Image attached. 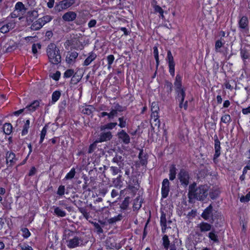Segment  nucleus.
<instances>
[{
    "label": "nucleus",
    "instance_id": "f257e3e1",
    "mask_svg": "<svg viewBox=\"0 0 250 250\" xmlns=\"http://www.w3.org/2000/svg\"><path fill=\"white\" fill-rule=\"evenodd\" d=\"M67 247L69 249L84 246L89 241V237L84 233L77 234L76 232L68 230L65 235Z\"/></svg>",
    "mask_w": 250,
    "mask_h": 250
},
{
    "label": "nucleus",
    "instance_id": "f03ea898",
    "mask_svg": "<svg viewBox=\"0 0 250 250\" xmlns=\"http://www.w3.org/2000/svg\"><path fill=\"white\" fill-rule=\"evenodd\" d=\"M46 53L49 62L57 65L61 62V55L59 49L54 43H50L47 47Z\"/></svg>",
    "mask_w": 250,
    "mask_h": 250
},
{
    "label": "nucleus",
    "instance_id": "7ed1b4c3",
    "mask_svg": "<svg viewBox=\"0 0 250 250\" xmlns=\"http://www.w3.org/2000/svg\"><path fill=\"white\" fill-rule=\"evenodd\" d=\"M208 187L206 185H199L195 189L193 193V196H191V199H188V202L193 203L195 202V200L204 201L206 199L208 195Z\"/></svg>",
    "mask_w": 250,
    "mask_h": 250
},
{
    "label": "nucleus",
    "instance_id": "20e7f679",
    "mask_svg": "<svg viewBox=\"0 0 250 250\" xmlns=\"http://www.w3.org/2000/svg\"><path fill=\"white\" fill-rule=\"evenodd\" d=\"M183 76L177 74L174 81V88L175 93V99L186 96V88L183 85Z\"/></svg>",
    "mask_w": 250,
    "mask_h": 250
},
{
    "label": "nucleus",
    "instance_id": "39448f33",
    "mask_svg": "<svg viewBox=\"0 0 250 250\" xmlns=\"http://www.w3.org/2000/svg\"><path fill=\"white\" fill-rule=\"evenodd\" d=\"M78 210L81 212L83 216L90 223L93 225L96 231L98 233H102L103 232V229L99 224V223L93 222L92 221V217L91 215V212L89 210L87 207H80L78 208Z\"/></svg>",
    "mask_w": 250,
    "mask_h": 250
},
{
    "label": "nucleus",
    "instance_id": "423d86ee",
    "mask_svg": "<svg viewBox=\"0 0 250 250\" xmlns=\"http://www.w3.org/2000/svg\"><path fill=\"white\" fill-rule=\"evenodd\" d=\"M177 178L180 186L184 188H187L189 184L191 177L188 170L182 168L177 174Z\"/></svg>",
    "mask_w": 250,
    "mask_h": 250
},
{
    "label": "nucleus",
    "instance_id": "0eeeda50",
    "mask_svg": "<svg viewBox=\"0 0 250 250\" xmlns=\"http://www.w3.org/2000/svg\"><path fill=\"white\" fill-rule=\"evenodd\" d=\"M238 28L240 33L244 36L250 33L249 21L246 16L241 17L238 21Z\"/></svg>",
    "mask_w": 250,
    "mask_h": 250
},
{
    "label": "nucleus",
    "instance_id": "6e6552de",
    "mask_svg": "<svg viewBox=\"0 0 250 250\" xmlns=\"http://www.w3.org/2000/svg\"><path fill=\"white\" fill-rule=\"evenodd\" d=\"M201 216L205 220L209 221L210 223H213L216 217L213 215V208L211 204L203 210Z\"/></svg>",
    "mask_w": 250,
    "mask_h": 250
},
{
    "label": "nucleus",
    "instance_id": "1a4fd4ad",
    "mask_svg": "<svg viewBox=\"0 0 250 250\" xmlns=\"http://www.w3.org/2000/svg\"><path fill=\"white\" fill-rule=\"evenodd\" d=\"M166 60L168 65V72L170 75L173 77L175 76V67L176 63L170 50L167 51Z\"/></svg>",
    "mask_w": 250,
    "mask_h": 250
},
{
    "label": "nucleus",
    "instance_id": "9d476101",
    "mask_svg": "<svg viewBox=\"0 0 250 250\" xmlns=\"http://www.w3.org/2000/svg\"><path fill=\"white\" fill-rule=\"evenodd\" d=\"M214 150L215 153L213 157V162L215 164H217L219 162L218 158L221 155V143L219 141L217 134H215L214 136Z\"/></svg>",
    "mask_w": 250,
    "mask_h": 250
},
{
    "label": "nucleus",
    "instance_id": "9b49d317",
    "mask_svg": "<svg viewBox=\"0 0 250 250\" xmlns=\"http://www.w3.org/2000/svg\"><path fill=\"white\" fill-rule=\"evenodd\" d=\"M75 2V0H62L56 3L54 9L56 11L59 12L69 8Z\"/></svg>",
    "mask_w": 250,
    "mask_h": 250
},
{
    "label": "nucleus",
    "instance_id": "f8f14e48",
    "mask_svg": "<svg viewBox=\"0 0 250 250\" xmlns=\"http://www.w3.org/2000/svg\"><path fill=\"white\" fill-rule=\"evenodd\" d=\"M78 53L74 50H70L66 52L65 62L69 65H73L76 62L78 57Z\"/></svg>",
    "mask_w": 250,
    "mask_h": 250
},
{
    "label": "nucleus",
    "instance_id": "ddd939ff",
    "mask_svg": "<svg viewBox=\"0 0 250 250\" xmlns=\"http://www.w3.org/2000/svg\"><path fill=\"white\" fill-rule=\"evenodd\" d=\"M5 159L6 164L8 165V167H13L18 160L15 153L12 151H7L6 152Z\"/></svg>",
    "mask_w": 250,
    "mask_h": 250
},
{
    "label": "nucleus",
    "instance_id": "4468645a",
    "mask_svg": "<svg viewBox=\"0 0 250 250\" xmlns=\"http://www.w3.org/2000/svg\"><path fill=\"white\" fill-rule=\"evenodd\" d=\"M112 134L110 131H102L98 136L96 140L99 143H103L110 141L112 138Z\"/></svg>",
    "mask_w": 250,
    "mask_h": 250
},
{
    "label": "nucleus",
    "instance_id": "2eb2a0df",
    "mask_svg": "<svg viewBox=\"0 0 250 250\" xmlns=\"http://www.w3.org/2000/svg\"><path fill=\"white\" fill-rule=\"evenodd\" d=\"M169 185L170 183L167 178H165L162 182V188H161V195L163 198H166L169 192Z\"/></svg>",
    "mask_w": 250,
    "mask_h": 250
},
{
    "label": "nucleus",
    "instance_id": "dca6fc26",
    "mask_svg": "<svg viewBox=\"0 0 250 250\" xmlns=\"http://www.w3.org/2000/svg\"><path fill=\"white\" fill-rule=\"evenodd\" d=\"M118 139L125 145H128L130 142V138L129 135L123 129L117 133Z\"/></svg>",
    "mask_w": 250,
    "mask_h": 250
},
{
    "label": "nucleus",
    "instance_id": "f3484780",
    "mask_svg": "<svg viewBox=\"0 0 250 250\" xmlns=\"http://www.w3.org/2000/svg\"><path fill=\"white\" fill-rule=\"evenodd\" d=\"M97 57V54L94 51H91L88 53L87 58L84 60L82 64L83 66H87L90 63L96 60Z\"/></svg>",
    "mask_w": 250,
    "mask_h": 250
},
{
    "label": "nucleus",
    "instance_id": "a211bd4d",
    "mask_svg": "<svg viewBox=\"0 0 250 250\" xmlns=\"http://www.w3.org/2000/svg\"><path fill=\"white\" fill-rule=\"evenodd\" d=\"M139 184L136 178L131 179L128 185V188L132 192L136 193L139 188Z\"/></svg>",
    "mask_w": 250,
    "mask_h": 250
},
{
    "label": "nucleus",
    "instance_id": "6ab92c4d",
    "mask_svg": "<svg viewBox=\"0 0 250 250\" xmlns=\"http://www.w3.org/2000/svg\"><path fill=\"white\" fill-rule=\"evenodd\" d=\"M77 17V14L73 11H68L64 13L62 17V20L67 22L73 21Z\"/></svg>",
    "mask_w": 250,
    "mask_h": 250
},
{
    "label": "nucleus",
    "instance_id": "aec40b11",
    "mask_svg": "<svg viewBox=\"0 0 250 250\" xmlns=\"http://www.w3.org/2000/svg\"><path fill=\"white\" fill-rule=\"evenodd\" d=\"M101 203H94V205L92 206V204H90L89 205H87L85 207H87L89 208V210L91 212V210H94L96 212H101L103 211L104 208H105V207L104 206L103 204ZM92 213V212H91Z\"/></svg>",
    "mask_w": 250,
    "mask_h": 250
},
{
    "label": "nucleus",
    "instance_id": "412c9836",
    "mask_svg": "<svg viewBox=\"0 0 250 250\" xmlns=\"http://www.w3.org/2000/svg\"><path fill=\"white\" fill-rule=\"evenodd\" d=\"M160 225L161 226L162 232L164 233L166 232L167 227V219L166 213L164 211H162L161 213L160 217Z\"/></svg>",
    "mask_w": 250,
    "mask_h": 250
},
{
    "label": "nucleus",
    "instance_id": "4be33fe9",
    "mask_svg": "<svg viewBox=\"0 0 250 250\" xmlns=\"http://www.w3.org/2000/svg\"><path fill=\"white\" fill-rule=\"evenodd\" d=\"M39 106L40 101L36 100L33 101L29 104L26 105L25 109H26L30 112H35Z\"/></svg>",
    "mask_w": 250,
    "mask_h": 250
},
{
    "label": "nucleus",
    "instance_id": "5701e85b",
    "mask_svg": "<svg viewBox=\"0 0 250 250\" xmlns=\"http://www.w3.org/2000/svg\"><path fill=\"white\" fill-rule=\"evenodd\" d=\"M249 47L250 48L244 47L240 50V56L244 62L250 59V45Z\"/></svg>",
    "mask_w": 250,
    "mask_h": 250
},
{
    "label": "nucleus",
    "instance_id": "b1692460",
    "mask_svg": "<svg viewBox=\"0 0 250 250\" xmlns=\"http://www.w3.org/2000/svg\"><path fill=\"white\" fill-rule=\"evenodd\" d=\"M177 170L175 165L172 164L170 166L168 174L169 180L172 181L176 178Z\"/></svg>",
    "mask_w": 250,
    "mask_h": 250
},
{
    "label": "nucleus",
    "instance_id": "393cba45",
    "mask_svg": "<svg viewBox=\"0 0 250 250\" xmlns=\"http://www.w3.org/2000/svg\"><path fill=\"white\" fill-rule=\"evenodd\" d=\"M199 228L201 232H206L211 229L212 225L207 222H202L199 224Z\"/></svg>",
    "mask_w": 250,
    "mask_h": 250
},
{
    "label": "nucleus",
    "instance_id": "a878e982",
    "mask_svg": "<svg viewBox=\"0 0 250 250\" xmlns=\"http://www.w3.org/2000/svg\"><path fill=\"white\" fill-rule=\"evenodd\" d=\"M143 149H141L139 151L138 158L140 160V164L142 166H146L147 164V155L145 154L143 155Z\"/></svg>",
    "mask_w": 250,
    "mask_h": 250
},
{
    "label": "nucleus",
    "instance_id": "bb28decb",
    "mask_svg": "<svg viewBox=\"0 0 250 250\" xmlns=\"http://www.w3.org/2000/svg\"><path fill=\"white\" fill-rule=\"evenodd\" d=\"M151 121L155 125L160 126V121L159 120V112L151 111Z\"/></svg>",
    "mask_w": 250,
    "mask_h": 250
},
{
    "label": "nucleus",
    "instance_id": "cd10ccee",
    "mask_svg": "<svg viewBox=\"0 0 250 250\" xmlns=\"http://www.w3.org/2000/svg\"><path fill=\"white\" fill-rule=\"evenodd\" d=\"M94 107L91 105H86L81 108V112L83 114L91 115L92 114Z\"/></svg>",
    "mask_w": 250,
    "mask_h": 250
},
{
    "label": "nucleus",
    "instance_id": "c85d7f7f",
    "mask_svg": "<svg viewBox=\"0 0 250 250\" xmlns=\"http://www.w3.org/2000/svg\"><path fill=\"white\" fill-rule=\"evenodd\" d=\"M130 198L128 196L125 197L120 205V208L122 211L126 210L130 203Z\"/></svg>",
    "mask_w": 250,
    "mask_h": 250
},
{
    "label": "nucleus",
    "instance_id": "c756f323",
    "mask_svg": "<svg viewBox=\"0 0 250 250\" xmlns=\"http://www.w3.org/2000/svg\"><path fill=\"white\" fill-rule=\"evenodd\" d=\"M2 130L5 134L10 135L13 131V126L11 123H6L3 125Z\"/></svg>",
    "mask_w": 250,
    "mask_h": 250
},
{
    "label": "nucleus",
    "instance_id": "7c9ffc66",
    "mask_svg": "<svg viewBox=\"0 0 250 250\" xmlns=\"http://www.w3.org/2000/svg\"><path fill=\"white\" fill-rule=\"evenodd\" d=\"M43 26V24L42 23V20H41L39 18L37 21L33 22L31 25V28L33 30H38Z\"/></svg>",
    "mask_w": 250,
    "mask_h": 250
},
{
    "label": "nucleus",
    "instance_id": "2f4dec72",
    "mask_svg": "<svg viewBox=\"0 0 250 250\" xmlns=\"http://www.w3.org/2000/svg\"><path fill=\"white\" fill-rule=\"evenodd\" d=\"M173 85L172 83L168 80H165L164 83V88L166 90L167 95L171 94L173 90Z\"/></svg>",
    "mask_w": 250,
    "mask_h": 250
},
{
    "label": "nucleus",
    "instance_id": "473e14b6",
    "mask_svg": "<svg viewBox=\"0 0 250 250\" xmlns=\"http://www.w3.org/2000/svg\"><path fill=\"white\" fill-rule=\"evenodd\" d=\"M30 121L29 119H27L22 126V129L21 132L22 136L27 135L28 133V130L30 128Z\"/></svg>",
    "mask_w": 250,
    "mask_h": 250
},
{
    "label": "nucleus",
    "instance_id": "72a5a7b5",
    "mask_svg": "<svg viewBox=\"0 0 250 250\" xmlns=\"http://www.w3.org/2000/svg\"><path fill=\"white\" fill-rule=\"evenodd\" d=\"M142 201H141L140 197L137 196L133 201V209L134 211L138 210L142 207Z\"/></svg>",
    "mask_w": 250,
    "mask_h": 250
},
{
    "label": "nucleus",
    "instance_id": "f704fd0d",
    "mask_svg": "<svg viewBox=\"0 0 250 250\" xmlns=\"http://www.w3.org/2000/svg\"><path fill=\"white\" fill-rule=\"evenodd\" d=\"M61 96V92L60 90H55L52 94L51 96V104H54L56 103L60 99Z\"/></svg>",
    "mask_w": 250,
    "mask_h": 250
},
{
    "label": "nucleus",
    "instance_id": "c9c22d12",
    "mask_svg": "<svg viewBox=\"0 0 250 250\" xmlns=\"http://www.w3.org/2000/svg\"><path fill=\"white\" fill-rule=\"evenodd\" d=\"M117 125V123L116 122H110L101 125L100 126V129L101 131H104L106 129L112 130Z\"/></svg>",
    "mask_w": 250,
    "mask_h": 250
},
{
    "label": "nucleus",
    "instance_id": "e433bc0d",
    "mask_svg": "<svg viewBox=\"0 0 250 250\" xmlns=\"http://www.w3.org/2000/svg\"><path fill=\"white\" fill-rule=\"evenodd\" d=\"M208 237L209 239L214 243H218L219 239L217 233L215 232L214 229H212L208 233Z\"/></svg>",
    "mask_w": 250,
    "mask_h": 250
},
{
    "label": "nucleus",
    "instance_id": "4c0bfd02",
    "mask_svg": "<svg viewBox=\"0 0 250 250\" xmlns=\"http://www.w3.org/2000/svg\"><path fill=\"white\" fill-rule=\"evenodd\" d=\"M153 8L155 13L159 14V17L161 19H164V11L160 6L157 4H155L154 5H153Z\"/></svg>",
    "mask_w": 250,
    "mask_h": 250
},
{
    "label": "nucleus",
    "instance_id": "58836bf2",
    "mask_svg": "<svg viewBox=\"0 0 250 250\" xmlns=\"http://www.w3.org/2000/svg\"><path fill=\"white\" fill-rule=\"evenodd\" d=\"M153 52L154 57L155 61H156V68H157L158 66L160 64V61H159V51H158V47L157 46H154L153 47Z\"/></svg>",
    "mask_w": 250,
    "mask_h": 250
},
{
    "label": "nucleus",
    "instance_id": "ea45409f",
    "mask_svg": "<svg viewBox=\"0 0 250 250\" xmlns=\"http://www.w3.org/2000/svg\"><path fill=\"white\" fill-rule=\"evenodd\" d=\"M74 71L72 69H67L63 73V78L67 79L72 77L71 82L74 81Z\"/></svg>",
    "mask_w": 250,
    "mask_h": 250
},
{
    "label": "nucleus",
    "instance_id": "a19ab883",
    "mask_svg": "<svg viewBox=\"0 0 250 250\" xmlns=\"http://www.w3.org/2000/svg\"><path fill=\"white\" fill-rule=\"evenodd\" d=\"M54 213L58 217H65L66 215L65 211L63 210L60 208H59L58 207H56L54 208Z\"/></svg>",
    "mask_w": 250,
    "mask_h": 250
},
{
    "label": "nucleus",
    "instance_id": "79ce46f5",
    "mask_svg": "<svg viewBox=\"0 0 250 250\" xmlns=\"http://www.w3.org/2000/svg\"><path fill=\"white\" fill-rule=\"evenodd\" d=\"M196 183L195 182H193L192 184L189 185V190L188 194V198L189 199H191V196H193V193L195 192V189H196Z\"/></svg>",
    "mask_w": 250,
    "mask_h": 250
},
{
    "label": "nucleus",
    "instance_id": "37998d69",
    "mask_svg": "<svg viewBox=\"0 0 250 250\" xmlns=\"http://www.w3.org/2000/svg\"><path fill=\"white\" fill-rule=\"evenodd\" d=\"M231 121V119L230 115L229 114H225L221 117L220 124H221V123H223L229 125Z\"/></svg>",
    "mask_w": 250,
    "mask_h": 250
},
{
    "label": "nucleus",
    "instance_id": "c03bdc74",
    "mask_svg": "<svg viewBox=\"0 0 250 250\" xmlns=\"http://www.w3.org/2000/svg\"><path fill=\"white\" fill-rule=\"evenodd\" d=\"M225 44V41L224 39H219L216 41L215 42V50L216 52L219 51V49L223 47Z\"/></svg>",
    "mask_w": 250,
    "mask_h": 250
},
{
    "label": "nucleus",
    "instance_id": "a18cd8bd",
    "mask_svg": "<svg viewBox=\"0 0 250 250\" xmlns=\"http://www.w3.org/2000/svg\"><path fill=\"white\" fill-rule=\"evenodd\" d=\"M38 16V12L36 10L30 11L27 13V17L29 20L33 21Z\"/></svg>",
    "mask_w": 250,
    "mask_h": 250
},
{
    "label": "nucleus",
    "instance_id": "49530a36",
    "mask_svg": "<svg viewBox=\"0 0 250 250\" xmlns=\"http://www.w3.org/2000/svg\"><path fill=\"white\" fill-rule=\"evenodd\" d=\"M58 205L64 208L67 209L68 211L71 210V207L69 206L68 203V201L66 200H60L58 202Z\"/></svg>",
    "mask_w": 250,
    "mask_h": 250
},
{
    "label": "nucleus",
    "instance_id": "de8ad7c7",
    "mask_svg": "<svg viewBox=\"0 0 250 250\" xmlns=\"http://www.w3.org/2000/svg\"><path fill=\"white\" fill-rule=\"evenodd\" d=\"M115 60V57L113 55L110 54L106 57V61L107 62V69L110 70L112 67V65Z\"/></svg>",
    "mask_w": 250,
    "mask_h": 250
},
{
    "label": "nucleus",
    "instance_id": "09e8293b",
    "mask_svg": "<svg viewBox=\"0 0 250 250\" xmlns=\"http://www.w3.org/2000/svg\"><path fill=\"white\" fill-rule=\"evenodd\" d=\"M118 121L119 122V124L118 125L120 127L123 128L126 127L127 125V119L124 116L119 117L118 118Z\"/></svg>",
    "mask_w": 250,
    "mask_h": 250
},
{
    "label": "nucleus",
    "instance_id": "8fccbe9b",
    "mask_svg": "<svg viewBox=\"0 0 250 250\" xmlns=\"http://www.w3.org/2000/svg\"><path fill=\"white\" fill-rule=\"evenodd\" d=\"M123 218V216L121 214H119L118 215L112 217L108 219V222L109 224H113L116 223L118 221H121Z\"/></svg>",
    "mask_w": 250,
    "mask_h": 250
},
{
    "label": "nucleus",
    "instance_id": "3c124183",
    "mask_svg": "<svg viewBox=\"0 0 250 250\" xmlns=\"http://www.w3.org/2000/svg\"><path fill=\"white\" fill-rule=\"evenodd\" d=\"M76 174V170L74 167H72L71 170L65 175L64 179L65 180H71L73 179Z\"/></svg>",
    "mask_w": 250,
    "mask_h": 250
},
{
    "label": "nucleus",
    "instance_id": "603ef678",
    "mask_svg": "<svg viewBox=\"0 0 250 250\" xmlns=\"http://www.w3.org/2000/svg\"><path fill=\"white\" fill-rule=\"evenodd\" d=\"M21 231L22 232V236L24 239H27L31 235V232L27 228H21Z\"/></svg>",
    "mask_w": 250,
    "mask_h": 250
},
{
    "label": "nucleus",
    "instance_id": "864d4df0",
    "mask_svg": "<svg viewBox=\"0 0 250 250\" xmlns=\"http://www.w3.org/2000/svg\"><path fill=\"white\" fill-rule=\"evenodd\" d=\"M220 193V191L218 189H214L209 192V195L211 199L214 200L219 197Z\"/></svg>",
    "mask_w": 250,
    "mask_h": 250
},
{
    "label": "nucleus",
    "instance_id": "5fc2aeb1",
    "mask_svg": "<svg viewBox=\"0 0 250 250\" xmlns=\"http://www.w3.org/2000/svg\"><path fill=\"white\" fill-rule=\"evenodd\" d=\"M163 245L166 249H168L170 245V241L167 235H164L162 238Z\"/></svg>",
    "mask_w": 250,
    "mask_h": 250
},
{
    "label": "nucleus",
    "instance_id": "6e6d98bb",
    "mask_svg": "<svg viewBox=\"0 0 250 250\" xmlns=\"http://www.w3.org/2000/svg\"><path fill=\"white\" fill-rule=\"evenodd\" d=\"M98 143H99L95 140L93 143L91 144L88 147V153H93L97 148V144Z\"/></svg>",
    "mask_w": 250,
    "mask_h": 250
},
{
    "label": "nucleus",
    "instance_id": "4d7b16f0",
    "mask_svg": "<svg viewBox=\"0 0 250 250\" xmlns=\"http://www.w3.org/2000/svg\"><path fill=\"white\" fill-rule=\"evenodd\" d=\"M41 44L40 43H33L32 46V52L35 56L38 53V49L41 48Z\"/></svg>",
    "mask_w": 250,
    "mask_h": 250
},
{
    "label": "nucleus",
    "instance_id": "13d9d810",
    "mask_svg": "<svg viewBox=\"0 0 250 250\" xmlns=\"http://www.w3.org/2000/svg\"><path fill=\"white\" fill-rule=\"evenodd\" d=\"M15 8L16 10H19L20 12L26 10L24 5L21 1H18L16 3Z\"/></svg>",
    "mask_w": 250,
    "mask_h": 250
},
{
    "label": "nucleus",
    "instance_id": "bf43d9fd",
    "mask_svg": "<svg viewBox=\"0 0 250 250\" xmlns=\"http://www.w3.org/2000/svg\"><path fill=\"white\" fill-rule=\"evenodd\" d=\"M118 111L115 108H112L110 112H109V120L113 119L117 116Z\"/></svg>",
    "mask_w": 250,
    "mask_h": 250
},
{
    "label": "nucleus",
    "instance_id": "052dcab7",
    "mask_svg": "<svg viewBox=\"0 0 250 250\" xmlns=\"http://www.w3.org/2000/svg\"><path fill=\"white\" fill-rule=\"evenodd\" d=\"M121 167H117L114 166H111L110 167V170L113 175H116L119 173L121 172L120 168Z\"/></svg>",
    "mask_w": 250,
    "mask_h": 250
},
{
    "label": "nucleus",
    "instance_id": "680f3d73",
    "mask_svg": "<svg viewBox=\"0 0 250 250\" xmlns=\"http://www.w3.org/2000/svg\"><path fill=\"white\" fill-rule=\"evenodd\" d=\"M65 186H63V185H61L58 188V190H57V194L60 196H62L64 194V193H65L66 194H68V192H65Z\"/></svg>",
    "mask_w": 250,
    "mask_h": 250
},
{
    "label": "nucleus",
    "instance_id": "e2e57ef3",
    "mask_svg": "<svg viewBox=\"0 0 250 250\" xmlns=\"http://www.w3.org/2000/svg\"><path fill=\"white\" fill-rule=\"evenodd\" d=\"M250 201V191L248 192L245 196H242L240 198L241 203H248Z\"/></svg>",
    "mask_w": 250,
    "mask_h": 250
},
{
    "label": "nucleus",
    "instance_id": "0e129e2a",
    "mask_svg": "<svg viewBox=\"0 0 250 250\" xmlns=\"http://www.w3.org/2000/svg\"><path fill=\"white\" fill-rule=\"evenodd\" d=\"M40 19L41 20H42V23L44 25L46 23L50 22L52 20V17L50 15H45Z\"/></svg>",
    "mask_w": 250,
    "mask_h": 250
},
{
    "label": "nucleus",
    "instance_id": "69168bd1",
    "mask_svg": "<svg viewBox=\"0 0 250 250\" xmlns=\"http://www.w3.org/2000/svg\"><path fill=\"white\" fill-rule=\"evenodd\" d=\"M61 73L60 71H57L55 73H53L51 76V77L52 78L53 80H55V81H58L60 78Z\"/></svg>",
    "mask_w": 250,
    "mask_h": 250
},
{
    "label": "nucleus",
    "instance_id": "338daca9",
    "mask_svg": "<svg viewBox=\"0 0 250 250\" xmlns=\"http://www.w3.org/2000/svg\"><path fill=\"white\" fill-rule=\"evenodd\" d=\"M198 175L201 178H205L208 175V170L205 168L200 169L198 172Z\"/></svg>",
    "mask_w": 250,
    "mask_h": 250
},
{
    "label": "nucleus",
    "instance_id": "774afa93",
    "mask_svg": "<svg viewBox=\"0 0 250 250\" xmlns=\"http://www.w3.org/2000/svg\"><path fill=\"white\" fill-rule=\"evenodd\" d=\"M48 126L47 125H45L43 127L40 133V137H42L45 138V136L47 133V130L48 129Z\"/></svg>",
    "mask_w": 250,
    "mask_h": 250
}]
</instances>
